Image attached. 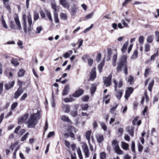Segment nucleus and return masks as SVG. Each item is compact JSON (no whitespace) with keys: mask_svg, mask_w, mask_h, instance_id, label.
<instances>
[{"mask_svg":"<svg viewBox=\"0 0 159 159\" xmlns=\"http://www.w3.org/2000/svg\"><path fill=\"white\" fill-rule=\"evenodd\" d=\"M155 34L156 36L155 39L157 42H159V31H156Z\"/></svg>","mask_w":159,"mask_h":159,"instance_id":"nucleus-57","label":"nucleus"},{"mask_svg":"<svg viewBox=\"0 0 159 159\" xmlns=\"http://www.w3.org/2000/svg\"><path fill=\"white\" fill-rule=\"evenodd\" d=\"M127 130L130 135L132 136H133L134 128L133 127H131L127 129Z\"/></svg>","mask_w":159,"mask_h":159,"instance_id":"nucleus-33","label":"nucleus"},{"mask_svg":"<svg viewBox=\"0 0 159 159\" xmlns=\"http://www.w3.org/2000/svg\"><path fill=\"white\" fill-rule=\"evenodd\" d=\"M15 82L14 81H11L8 83L5 84V88L6 90H8L12 88Z\"/></svg>","mask_w":159,"mask_h":159,"instance_id":"nucleus-11","label":"nucleus"},{"mask_svg":"<svg viewBox=\"0 0 159 159\" xmlns=\"http://www.w3.org/2000/svg\"><path fill=\"white\" fill-rule=\"evenodd\" d=\"M112 144L114 146V148H116L117 146H119L118 142L115 140H113L112 143Z\"/></svg>","mask_w":159,"mask_h":159,"instance_id":"nucleus-51","label":"nucleus"},{"mask_svg":"<svg viewBox=\"0 0 159 159\" xmlns=\"http://www.w3.org/2000/svg\"><path fill=\"white\" fill-rule=\"evenodd\" d=\"M43 27L41 26L37 27L36 28V33L37 34H39L41 31L43 30Z\"/></svg>","mask_w":159,"mask_h":159,"instance_id":"nucleus-45","label":"nucleus"},{"mask_svg":"<svg viewBox=\"0 0 159 159\" xmlns=\"http://www.w3.org/2000/svg\"><path fill=\"white\" fill-rule=\"evenodd\" d=\"M113 82L115 84V89L116 91L115 96L118 100H120L123 94V90H118L117 89V82L114 80Z\"/></svg>","mask_w":159,"mask_h":159,"instance_id":"nucleus-2","label":"nucleus"},{"mask_svg":"<svg viewBox=\"0 0 159 159\" xmlns=\"http://www.w3.org/2000/svg\"><path fill=\"white\" fill-rule=\"evenodd\" d=\"M26 18L27 16L26 15L24 14L23 15V22H22V25L23 28V29L24 30V32L25 33H27V26H26Z\"/></svg>","mask_w":159,"mask_h":159,"instance_id":"nucleus-7","label":"nucleus"},{"mask_svg":"<svg viewBox=\"0 0 159 159\" xmlns=\"http://www.w3.org/2000/svg\"><path fill=\"white\" fill-rule=\"evenodd\" d=\"M100 159H105L106 157V153L104 152H101L100 154Z\"/></svg>","mask_w":159,"mask_h":159,"instance_id":"nucleus-43","label":"nucleus"},{"mask_svg":"<svg viewBox=\"0 0 159 159\" xmlns=\"http://www.w3.org/2000/svg\"><path fill=\"white\" fill-rule=\"evenodd\" d=\"M1 21L3 26L4 27V28L6 29H7L8 28V26L4 19L3 16H2L1 17Z\"/></svg>","mask_w":159,"mask_h":159,"instance_id":"nucleus-28","label":"nucleus"},{"mask_svg":"<svg viewBox=\"0 0 159 159\" xmlns=\"http://www.w3.org/2000/svg\"><path fill=\"white\" fill-rule=\"evenodd\" d=\"M29 114L25 113L24 115L20 117L18 120V124H21L22 123L25 122L28 117Z\"/></svg>","mask_w":159,"mask_h":159,"instance_id":"nucleus-8","label":"nucleus"},{"mask_svg":"<svg viewBox=\"0 0 159 159\" xmlns=\"http://www.w3.org/2000/svg\"><path fill=\"white\" fill-rule=\"evenodd\" d=\"M81 99L83 101L87 102L89 99V97L88 96H84L81 98Z\"/></svg>","mask_w":159,"mask_h":159,"instance_id":"nucleus-56","label":"nucleus"},{"mask_svg":"<svg viewBox=\"0 0 159 159\" xmlns=\"http://www.w3.org/2000/svg\"><path fill=\"white\" fill-rule=\"evenodd\" d=\"M60 16L61 19L66 20L67 19V16L66 15L65 13H61L60 15Z\"/></svg>","mask_w":159,"mask_h":159,"instance_id":"nucleus-60","label":"nucleus"},{"mask_svg":"<svg viewBox=\"0 0 159 159\" xmlns=\"http://www.w3.org/2000/svg\"><path fill=\"white\" fill-rule=\"evenodd\" d=\"M17 104L18 103L16 102L13 103L11 106V110H14L17 106Z\"/></svg>","mask_w":159,"mask_h":159,"instance_id":"nucleus-59","label":"nucleus"},{"mask_svg":"<svg viewBox=\"0 0 159 159\" xmlns=\"http://www.w3.org/2000/svg\"><path fill=\"white\" fill-rule=\"evenodd\" d=\"M91 132L90 130L87 132L85 136L86 139L88 140L89 144H90V136Z\"/></svg>","mask_w":159,"mask_h":159,"instance_id":"nucleus-23","label":"nucleus"},{"mask_svg":"<svg viewBox=\"0 0 159 159\" xmlns=\"http://www.w3.org/2000/svg\"><path fill=\"white\" fill-rule=\"evenodd\" d=\"M118 106V104L116 103H115L114 105L111 108L110 112L111 114H114L115 110L116 109Z\"/></svg>","mask_w":159,"mask_h":159,"instance_id":"nucleus-22","label":"nucleus"},{"mask_svg":"<svg viewBox=\"0 0 159 159\" xmlns=\"http://www.w3.org/2000/svg\"><path fill=\"white\" fill-rule=\"evenodd\" d=\"M14 18L16 22V24L18 27V28L19 30H21V27L20 21L19 20L18 16L17 14H15L14 15Z\"/></svg>","mask_w":159,"mask_h":159,"instance_id":"nucleus-6","label":"nucleus"},{"mask_svg":"<svg viewBox=\"0 0 159 159\" xmlns=\"http://www.w3.org/2000/svg\"><path fill=\"white\" fill-rule=\"evenodd\" d=\"M81 107L83 110H87L89 107L88 104H82Z\"/></svg>","mask_w":159,"mask_h":159,"instance_id":"nucleus-41","label":"nucleus"},{"mask_svg":"<svg viewBox=\"0 0 159 159\" xmlns=\"http://www.w3.org/2000/svg\"><path fill=\"white\" fill-rule=\"evenodd\" d=\"M4 6L5 8L9 12L11 11V8L9 4V2H7L3 3Z\"/></svg>","mask_w":159,"mask_h":159,"instance_id":"nucleus-34","label":"nucleus"},{"mask_svg":"<svg viewBox=\"0 0 159 159\" xmlns=\"http://www.w3.org/2000/svg\"><path fill=\"white\" fill-rule=\"evenodd\" d=\"M153 83L154 81L153 80H152L148 85V89L150 91H152V89L153 86Z\"/></svg>","mask_w":159,"mask_h":159,"instance_id":"nucleus-47","label":"nucleus"},{"mask_svg":"<svg viewBox=\"0 0 159 159\" xmlns=\"http://www.w3.org/2000/svg\"><path fill=\"white\" fill-rule=\"evenodd\" d=\"M158 52L154 53L153 55L151 57V60L154 61L155 60V58L158 56Z\"/></svg>","mask_w":159,"mask_h":159,"instance_id":"nucleus-49","label":"nucleus"},{"mask_svg":"<svg viewBox=\"0 0 159 159\" xmlns=\"http://www.w3.org/2000/svg\"><path fill=\"white\" fill-rule=\"evenodd\" d=\"M111 77L112 76L111 75L108 77H105L104 78V84L107 87L109 86L111 84Z\"/></svg>","mask_w":159,"mask_h":159,"instance_id":"nucleus-5","label":"nucleus"},{"mask_svg":"<svg viewBox=\"0 0 159 159\" xmlns=\"http://www.w3.org/2000/svg\"><path fill=\"white\" fill-rule=\"evenodd\" d=\"M96 85L95 84H92L91 89V91L92 94L94 93L96 90Z\"/></svg>","mask_w":159,"mask_h":159,"instance_id":"nucleus-42","label":"nucleus"},{"mask_svg":"<svg viewBox=\"0 0 159 159\" xmlns=\"http://www.w3.org/2000/svg\"><path fill=\"white\" fill-rule=\"evenodd\" d=\"M27 96V94L26 93H24L20 98V100L22 101L25 100Z\"/></svg>","mask_w":159,"mask_h":159,"instance_id":"nucleus-61","label":"nucleus"},{"mask_svg":"<svg viewBox=\"0 0 159 159\" xmlns=\"http://www.w3.org/2000/svg\"><path fill=\"white\" fill-rule=\"evenodd\" d=\"M64 102H71L74 101V99L72 98H66L64 99Z\"/></svg>","mask_w":159,"mask_h":159,"instance_id":"nucleus-48","label":"nucleus"},{"mask_svg":"<svg viewBox=\"0 0 159 159\" xmlns=\"http://www.w3.org/2000/svg\"><path fill=\"white\" fill-rule=\"evenodd\" d=\"M23 92V91L22 89L18 88L17 91L15 93L14 98L16 99H17Z\"/></svg>","mask_w":159,"mask_h":159,"instance_id":"nucleus-12","label":"nucleus"},{"mask_svg":"<svg viewBox=\"0 0 159 159\" xmlns=\"http://www.w3.org/2000/svg\"><path fill=\"white\" fill-rule=\"evenodd\" d=\"M28 22L29 23V27L28 28V31H30L31 30L30 27L32 24V20L31 16L30 14H29L27 16Z\"/></svg>","mask_w":159,"mask_h":159,"instance_id":"nucleus-15","label":"nucleus"},{"mask_svg":"<svg viewBox=\"0 0 159 159\" xmlns=\"http://www.w3.org/2000/svg\"><path fill=\"white\" fill-rule=\"evenodd\" d=\"M107 50L108 56L107 57V60L108 61L110 59L111 56L112 54V52L111 49L110 48L108 49Z\"/></svg>","mask_w":159,"mask_h":159,"instance_id":"nucleus-44","label":"nucleus"},{"mask_svg":"<svg viewBox=\"0 0 159 159\" xmlns=\"http://www.w3.org/2000/svg\"><path fill=\"white\" fill-rule=\"evenodd\" d=\"M82 148L85 156V157H89L90 155V152L87 145L85 143H83L82 145Z\"/></svg>","mask_w":159,"mask_h":159,"instance_id":"nucleus-4","label":"nucleus"},{"mask_svg":"<svg viewBox=\"0 0 159 159\" xmlns=\"http://www.w3.org/2000/svg\"><path fill=\"white\" fill-rule=\"evenodd\" d=\"M39 14L36 12H34V20H37L39 18Z\"/></svg>","mask_w":159,"mask_h":159,"instance_id":"nucleus-58","label":"nucleus"},{"mask_svg":"<svg viewBox=\"0 0 159 159\" xmlns=\"http://www.w3.org/2000/svg\"><path fill=\"white\" fill-rule=\"evenodd\" d=\"M96 72L95 71V69L93 68L92 70L90 73V80H93L96 77Z\"/></svg>","mask_w":159,"mask_h":159,"instance_id":"nucleus-17","label":"nucleus"},{"mask_svg":"<svg viewBox=\"0 0 159 159\" xmlns=\"http://www.w3.org/2000/svg\"><path fill=\"white\" fill-rule=\"evenodd\" d=\"M153 39V35H150L148 36L147 39V41L148 43H151L152 42Z\"/></svg>","mask_w":159,"mask_h":159,"instance_id":"nucleus-40","label":"nucleus"},{"mask_svg":"<svg viewBox=\"0 0 159 159\" xmlns=\"http://www.w3.org/2000/svg\"><path fill=\"white\" fill-rule=\"evenodd\" d=\"M25 73V70L23 69H20L18 73V75L19 77H21L23 76Z\"/></svg>","mask_w":159,"mask_h":159,"instance_id":"nucleus-24","label":"nucleus"},{"mask_svg":"<svg viewBox=\"0 0 159 159\" xmlns=\"http://www.w3.org/2000/svg\"><path fill=\"white\" fill-rule=\"evenodd\" d=\"M150 69L149 68H148L146 69L145 71L144 76L145 77H146L147 75L148 74Z\"/></svg>","mask_w":159,"mask_h":159,"instance_id":"nucleus-63","label":"nucleus"},{"mask_svg":"<svg viewBox=\"0 0 159 159\" xmlns=\"http://www.w3.org/2000/svg\"><path fill=\"white\" fill-rule=\"evenodd\" d=\"M138 52L137 50H135L134 51L133 54L131 57V59H135L137 57Z\"/></svg>","mask_w":159,"mask_h":159,"instance_id":"nucleus-37","label":"nucleus"},{"mask_svg":"<svg viewBox=\"0 0 159 159\" xmlns=\"http://www.w3.org/2000/svg\"><path fill=\"white\" fill-rule=\"evenodd\" d=\"M69 85L67 84L65 86L63 90L62 93L63 95L64 96L67 95L69 93Z\"/></svg>","mask_w":159,"mask_h":159,"instance_id":"nucleus-16","label":"nucleus"},{"mask_svg":"<svg viewBox=\"0 0 159 159\" xmlns=\"http://www.w3.org/2000/svg\"><path fill=\"white\" fill-rule=\"evenodd\" d=\"M24 83L20 80L17 81V84L19 85V87L18 88L22 89V85Z\"/></svg>","mask_w":159,"mask_h":159,"instance_id":"nucleus-62","label":"nucleus"},{"mask_svg":"<svg viewBox=\"0 0 159 159\" xmlns=\"http://www.w3.org/2000/svg\"><path fill=\"white\" fill-rule=\"evenodd\" d=\"M114 149L116 152L118 154L121 155L123 153V152L120 149L119 146H117L116 148H114Z\"/></svg>","mask_w":159,"mask_h":159,"instance_id":"nucleus-19","label":"nucleus"},{"mask_svg":"<svg viewBox=\"0 0 159 159\" xmlns=\"http://www.w3.org/2000/svg\"><path fill=\"white\" fill-rule=\"evenodd\" d=\"M128 43V42H126L124 43L123 47L121 49V50L123 53H125V52Z\"/></svg>","mask_w":159,"mask_h":159,"instance_id":"nucleus-27","label":"nucleus"},{"mask_svg":"<svg viewBox=\"0 0 159 159\" xmlns=\"http://www.w3.org/2000/svg\"><path fill=\"white\" fill-rule=\"evenodd\" d=\"M29 135V133L28 132L26 133L21 138V140L22 141H24L25 140Z\"/></svg>","mask_w":159,"mask_h":159,"instance_id":"nucleus-54","label":"nucleus"},{"mask_svg":"<svg viewBox=\"0 0 159 159\" xmlns=\"http://www.w3.org/2000/svg\"><path fill=\"white\" fill-rule=\"evenodd\" d=\"M121 146L122 148L124 150H127L128 149L129 145L124 142H121Z\"/></svg>","mask_w":159,"mask_h":159,"instance_id":"nucleus-26","label":"nucleus"},{"mask_svg":"<svg viewBox=\"0 0 159 159\" xmlns=\"http://www.w3.org/2000/svg\"><path fill=\"white\" fill-rule=\"evenodd\" d=\"M93 24H91V25L89 27L87 28L84 30V33H86L88 32L93 27Z\"/></svg>","mask_w":159,"mask_h":159,"instance_id":"nucleus-50","label":"nucleus"},{"mask_svg":"<svg viewBox=\"0 0 159 159\" xmlns=\"http://www.w3.org/2000/svg\"><path fill=\"white\" fill-rule=\"evenodd\" d=\"M133 91V89L131 87L129 88L125 91V98L126 99H128L130 96V94Z\"/></svg>","mask_w":159,"mask_h":159,"instance_id":"nucleus-10","label":"nucleus"},{"mask_svg":"<svg viewBox=\"0 0 159 159\" xmlns=\"http://www.w3.org/2000/svg\"><path fill=\"white\" fill-rule=\"evenodd\" d=\"M144 41V37L143 36H140L139 38V42L140 45H142Z\"/></svg>","mask_w":159,"mask_h":159,"instance_id":"nucleus-35","label":"nucleus"},{"mask_svg":"<svg viewBox=\"0 0 159 159\" xmlns=\"http://www.w3.org/2000/svg\"><path fill=\"white\" fill-rule=\"evenodd\" d=\"M62 110L65 113H68L70 111V107L67 104H63L62 106Z\"/></svg>","mask_w":159,"mask_h":159,"instance_id":"nucleus-13","label":"nucleus"},{"mask_svg":"<svg viewBox=\"0 0 159 159\" xmlns=\"http://www.w3.org/2000/svg\"><path fill=\"white\" fill-rule=\"evenodd\" d=\"M40 111L38 110L36 113L30 115L26 123L28 127L32 128L35 127L40 117Z\"/></svg>","mask_w":159,"mask_h":159,"instance_id":"nucleus-1","label":"nucleus"},{"mask_svg":"<svg viewBox=\"0 0 159 159\" xmlns=\"http://www.w3.org/2000/svg\"><path fill=\"white\" fill-rule=\"evenodd\" d=\"M133 77L131 75L129 76L128 78V82H129L130 84H131L132 82L133 81Z\"/></svg>","mask_w":159,"mask_h":159,"instance_id":"nucleus-55","label":"nucleus"},{"mask_svg":"<svg viewBox=\"0 0 159 159\" xmlns=\"http://www.w3.org/2000/svg\"><path fill=\"white\" fill-rule=\"evenodd\" d=\"M131 150L134 153H135V143L134 142L132 141V144L131 146Z\"/></svg>","mask_w":159,"mask_h":159,"instance_id":"nucleus-52","label":"nucleus"},{"mask_svg":"<svg viewBox=\"0 0 159 159\" xmlns=\"http://www.w3.org/2000/svg\"><path fill=\"white\" fill-rule=\"evenodd\" d=\"M45 12L46 15L48 16V19L52 22H53V20L50 12L49 11L47 10L45 11Z\"/></svg>","mask_w":159,"mask_h":159,"instance_id":"nucleus-25","label":"nucleus"},{"mask_svg":"<svg viewBox=\"0 0 159 159\" xmlns=\"http://www.w3.org/2000/svg\"><path fill=\"white\" fill-rule=\"evenodd\" d=\"M76 11V9L75 6H74L71 10V13L72 15H74Z\"/></svg>","mask_w":159,"mask_h":159,"instance_id":"nucleus-46","label":"nucleus"},{"mask_svg":"<svg viewBox=\"0 0 159 159\" xmlns=\"http://www.w3.org/2000/svg\"><path fill=\"white\" fill-rule=\"evenodd\" d=\"M77 152L79 155L80 159H83V156L81 152V151L80 148H78L77 149Z\"/></svg>","mask_w":159,"mask_h":159,"instance_id":"nucleus-39","label":"nucleus"},{"mask_svg":"<svg viewBox=\"0 0 159 159\" xmlns=\"http://www.w3.org/2000/svg\"><path fill=\"white\" fill-rule=\"evenodd\" d=\"M61 119L65 122H71V121L69 119V117L66 116H62L61 117Z\"/></svg>","mask_w":159,"mask_h":159,"instance_id":"nucleus-21","label":"nucleus"},{"mask_svg":"<svg viewBox=\"0 0 159 159\" xmlns=\"http://www.w3.org/2000/svg\"><path fill=\"white\" fill-rule=\"evenodd\" d=\"M123 66V67L125 68L124 67V65L123 64H122L120 63H119L117 66V71L118 72H119L121 71V68Z\"/></svg>","mask_w":159,"mask_h":159,"instance_id":"nucleus-30","label":"nucleus"},{"mask_svg":"<svg viewBox=\"0 0 159 159\" xmlns=\"http://www.w3.org/2000/svg\"><path fill=\"white\" fill-rule=\"evenodd\" d=\"M104 61H103L98 66V69L100 73L101 72L102 68L104 65Z\"/></svg>","mask_w":159,"mask_h":159,"instance_id":"nucleus-31","label":"nucleus"},{"mask_svg":"<svg viewBox=\"0 0 159 159\" xmlns=\"http://www.w3.org/2000/svg\"><path fill=\"white\" fill-rule=\"evenodd\" d=\"M51 6L52 8L54 10V12H56L57 11V6L54 1L53 2L51 3Z\"/></svg>","mask_w":159,"mask_h":159,"instance_id":"nucleus-38","label":"nucleus"},{"mask_svg":"<svg viewBox=\"0 0 159 159\" xmlns=\"http://www.w3.org/2000/svg\"><path fill=\"white\" fill-rule=\"evenodd\" d=\"M84 91L82 89H79L76 91V92L73 94V96L75 97H78L81 95L83 93Z\"/></svg>","mask_w":159,"mask_h":159,"instance_id":"nucleus-14","label":"nucleus"},{"mask_svg":"<svg viewBox=\"0 0 159 159\" xmlns=\"http://www.w3.org/2000/svg\"><path fill=\"white\" fill-rule=\"evenodd\" d=\"M150 45L148 43H146L144 45V51L148 52L150 50Z\"/></svg>","mask_w":159,"mask_h":159,"instance_id":"nucleus-36","label":"nucleus"},{"mask_svg":"<svg viewBox=\"0 0 159 159\" xmlns=\"http://www.w3.org/2000/svg\"><path fill=\"white\" fill-rule=\"evenodd\" d=\"M96 139L97 140V142L99 143H101L104 140L103 135L99 134H98L96 135Z\"/></svg>","mask_w":159,"mask_h":159,"instance_id":"nucleus-18","label":"nucleus"},{"mask_svg":"<svg viewBox=\"0 0 159 159\" xmlns=\"http://www.w3.org/2000/svg\"><path fill=\"white\" fill-rule=\"evenodd\" d=\"M123 85L122 81L121 80H120L118 83L117 82V85L118 88H121L122 87Z\"/></svg>","mask_w":159,"mask_h":159,"instance_id":"nucleus-64","label":"nucleus"},{"mask_svg":"<svg viewBox=\"0 0 159 159\" xmlns=\"http://www.w3.org/2000/svg\"><path fill=\"white\" fill-rule=\"evenodd\" d=\"M11 63L15 66H17L19 65V63L18 62L17 60L14 58H11Z\"/></svg>","mask_w":159,"mask_h":159,"instance_id":"nucleus-20","label":"nucleus"},{"mask_svg":"<svg viewBox=\"0 0 159 159\" xmlns=\"http://www.w3.org/2000/svg\"><path fill=\"white\" fill-rule=\"evenodd\" d=\"M60 4L64 8L69 9V4L66 0H59Z\"/></svg>","mask_w":159,"mask_h":159,"instance_id":"nucleus-9","label":"nucleus"},{"mask_svg":"<svg viewBox=\"0 0 159 159\" xmlns=\"http://www.w3.org/2000/svg\"><path fill=\"white\" fill-rule=\"evenodd\" d=\"M54 16L55 23H59V20L58 18V14L57 12H54Z\"/></svg>","mask_w":159,"mask_h":159,"instance_id":"nucleus-29","label":"nucleus"},{"mask_svg":"<svg viewBox=\"0 0 159 159\" xmlns=\"http://www.w3.org/2000/svg\"><path fill=\"white\" fill-rule=\"evenodd\" d=\"M117 59V56L116 54L113 55L112 59V65L115 66H116V62Z\"/></svg>","mask_w":159,"mask_h":159,"instance_id":"nucleus-32","label":"nucleus"},{"mask_svg":"<svg viewBox=\"0 0 159 159\" xmlns=\"http://www.w3.org/2000/svg\"><path fill=\"white\" fill-rule=\"evenodd\" d=\"M100 125L102 129L105 131H106L107 129V127L105 124L103 123H101Z\"/></svg>","mask_w":159,"mask_h":159,"instance_id":"nucleus-53","label":"nucleus"},{"mask_svg":"<svg viewBox=\"0 0 159 159\" xmlns=\"http://www.w3.org/2000/svg\"><path fill=\"white\" fill-rule=\"evenodd\" d=\"M127 56L125 55L121 57L120 63L123 64L124 65V67L125 69L124 70V73L125 75L128 74V67L126 65L127 63Z\"/></svg>","mask_w":159,"mask_h":159,"instance_id":"nucleus-3","label":"nucleus"}]
</instances>
